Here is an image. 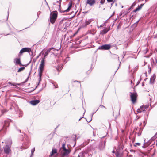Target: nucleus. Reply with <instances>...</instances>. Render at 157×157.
Masks as SVG:
<instances>
[{"label":"nucleus","mask_w":157,"mask_h":157,"mask_svg":"<svg viewBox=\"0 0 157 157\" xmlns=\"http://www.w3.org/2000/svg\"><path fill=\"white\" fill-rule=\"evenodd\" d=\"M44 57L43 58L41 59V63L39 67V82L41 80V78L42 75V74L43 72L44 67V66L45 60Z\"/></svg>","instance_id":"nucleus-1"},{"label":"nucleus","mask_w":157,"mask_h":157,"mask_svg":"<svg viewBox=\"0 0 157 157\" xmlns=\"http://www.w3.org/2000/svg\"><path fill=\"white\" fill-rule=\"evenodd\" d=\"M57 17V11L53 12L51 13L50 16V21L53 24L54 23Z\"/></svg>","instance_id":"nucleus-2"},{"label":"nucleus","mask_w":157,"mask_h":157,"mask_svg":"<svg viewBox=\"0 0 157 157\" xmlns=\"http://www.w3.org/2000/svg\"><path fill=\"white\" fill-rule=\"evenodd\" d=\"M65 144L63 143V144L62 147L60 149V151L63 152H62L61 154L62 156H65L67 155L70 153V151L68 149H66L65 147Z\"/></svg>","instance_id":"nucleus-3"},{"label":"nucleus","mask_w":157,"mask_h":157,"mask_svg":"<svg viewBox=\"0 0 157 157\" xmlns=\"http://www.w3.org/2000/svg\"><path fill=\"white\" fill-rule=\"evenodd\" d=\"M130 98L132 102L134 104L136 101L137 94L136 92H130Z\"/></svg>","instance_id":"nucleus-4"},{"label":"nucleus","mask_w":157,"mask_h":157,"mask_svg":"<svg viewBox=\"0 0 157 157\" xmlns=\"http://www.w3.org/2000/svg\"><path fill=\"white\" fill-rule=\"evenodd\" d=\"M58 154L57 150L56 148H53L49 157H57Z\"/></svg>","instance_id":"nucleus-5"},{"label":"nucleus","mask_w":157,"mask_h":157,"mask_svg":"<svg viewBox=\"0 0 157 157\" xmlns=\"http://www.w3.org/2000/svg\"><path fill=\"white\" fill-rule=\"evenodd\" d=\"M148 105H143L141 106L140 109H138L137 111V112L138 113H141L142 112L145 111L148 108Z\"/></svg>","instance_id":"nucleus-6"},{"label":"nucleus","mask_w":157,"mask_h":157,"mask_svg":"<svg viewBox=\"0 0 157 157\" xmlns=\"http://www.w3.org/2000/svg\"><path fill=\"white\" fill-rule=\"evenodd\" d=\"M3 150L4 153L6 155L9 154L11 152L10 147L8 145H6L4 147Z\"/></svg>","instance_id":"nucleus-7"},{"label":"nucleus","mask_w":157,"mask_h":157,"mask_svg":"<svg viewBox=\"0 0 157 157\" xmlns=\"http://www.w3.org/2000/svg\"><path fill=\"white\" fill-rule=\"evenodd\" d=\"M111 48L110 44L103 45L99 48V49L101 50H108Z\"/></svg>","instance_id":"nucleus-8"},{"label":"nucleus","mask_w":157,"mask_h":157,"mask_svg":"<svg viewBox=\"0 0 157 157\" xmlns=\"http://www.w3.org/2000/svg\"><path fill=\"white\" fill-rule=\"evenodd\" d=\"M31 51V49L29 48H23L22 49H21L20 52V54H22L23 53V52H29L30 51Z\"/></svg>","instance_id":"nucleus-9"},{"label":"nucleus","mask_w":157,"mask_h":157,"mask_svg":"<svg viewBox=\"0 0 157 157\" xmlns=\"http://www.w3.org/2000/svg\"><path fill=\"white\" fill-rule=\"evenodd\" d=\"M95 0H87L86 3L90 6H92L95 4Z\"/></svg>","instance_id":"nucleus-10"},{"label":"nucleus","mask_w":157,"mask_h":157,"mask_svg":"<svg viewBox=\"0 0 157 157\" xmlns=\"http://www.w3.org/2000/svg\"><path fill=\"white\" fill-rule=\"evenodd\" d=\"M156 78V75L155 74H153L151 77L150 78V83L153 84Z\"/></svg>","instance_id":"nucleus-11"},{"label":"nucleus","mask_w":157,"mask_h":157,"mask_svg":"<svg viewBox=\"0 0 157 157\" xmlns=\"http://www.w3.org/2000/svg\"><path fill=\"white\" fill-rule=\"evenodd\" d=\"M123 147H124L121 144L119 145L116 150V151L123 152Z\"/></svg>","instance_id":"nucleus-12"},{"label":"nucleus","mask_w":157,"mask_h":157,"mask_svg":"<svg viewBox=\"0 0 157 157\" xmlns=\"http://www.w3.org/2000/svg\"><path fill=\"white\" fill-rule=\"evenodd\" d=\"M29 147V145L27 142H25L22 146L21 147V149L22 150L23 149H25L28 148Z\"/></svg>","instance_id":"nucleus-13"},{"label":"nucleus","mask_w":157,"mask_h":157,"mask_svg":"<svg viewBox=\"0 0 157 157\" xmlns=\"http://www.w3.org/2000/svg\"><path fill=\"white\" fill-rule=\"evenodd\" d=\"M109 30V29H108L107 28L105 27L103 30L101 31V33L103 35L105 34Z\"/></svg>","instance_id":"nucleus-14"},{"label":"nucleus","mask_w":157,"mask_h":157,"mask_svg":"<svg viewBox=\"0 0 157 157\" xmlns=\"http://www.w3.org/2000/svg\"><path fill=\"white\" fill-rule=\"evenodd\" d=\"M40 102L39 100H33L30 101V103L33 105H36Z\"/></svg>","instance_id":"nucleus-15"},{"label":"nucleus","mask_w":157,"mask_h":157,"mask_svg":"<svg viewBox=\"0 0 157 157\" xmlns=\"http://www.w3.org/2000/svg\"><path fill=\"white\" fill-rule=\"evenodd\" d=\"M93 21L92 19H86L85 21V26L89 25Z\"/></svg>","instance_id":"nucleus-16"},{"label":"nucleus","mask_w":157,"mask_h":157,"mask_svg":"<svg viewBox=\"0 0 157 157\" xmlns=\"http://www.w3.org/2000/svg\"><path fill=\"white\" fill-rule=\"evenodd\" d=\"M14 62H15V63L17 65H21V63L20 61V58H15L14 59Z\"/></svg>","instance_id":"nucleus-17"},{"label":"nucleus","mask_w":157,"mask_h":157,"mask_svg":"<svg viewBox=\"0 0 157 157\" xmlns=\"http://www.w3.org/2000/svg\"><path fill=\"white\" fill-rule=\"evenodd\" d=\"M72 6V4L71 2L69 3L68 4V8L65 10V12H68L69 11L71 8Z\"/></svg>","instance_id":"nucleus-18"},{"label":"nucleus","mask_w":157,"mask_h":157,"mask_svg":"<svg viewBox=\"0 0 157 157\" xmlns=\"http://www.w3.org/2000/svg\"><path fill=\"white\" fill-rule=\"evenodd\" d=\"M143 4H141L140 6H138V7H137L134 10V12H136V11H137L139 10L142 7Z\"/></svg>","instance_id":"nucleus-19"},{"label":"nucleus","mask_w":157,"mask_h":157,"mask_svg":"<svg viewBox=\"0 0 157 157\" xmlns=\"http://www.w3.org/2000/svg\"><path fill=\"white\" fill-rule=\"evenodd\" d=\"M51 50V48H50L49 49H48L45 53L44 57V59L45 58V57L48 54V53L50 52Z\"/></svg>","instance_id":"nucleus-20"},{"label":"nucleus","mask_w":157,"mask_h":157,"mask_svg":"<svg viewBox=\"0 0 157 157\" xmlns=\"http://www.w3.org/2000/svg\"><path fill=\"white\" fill-rule=\"evenodd\" d=\"M149 145V144H148L147 143H144L143 145L142 146V147L145 148L147 147L148 146V145Z\"/></svg>","instance_id":"nucleus-21"},{"label":"nucleus","mask_w":157,"mask_h":157,"mask_svg":"<svg viewBox=\"0 0 157 157\" xmlns=\"http://www.w3.org/2000/svg\"><path fill=\"white\" fill-rule=\"evenodd\" d=\"M25 69V67H21L18 70L17 72H20L21 71H22L23 70H24Z\"/></svg>","instance_id":"nucleus-22"},{"label":"nucleus","mask_w":157,"mask_h":157,"mask_svg":"<svg viewBox=\"0 0 157 157\" xmlns=\"http://www.w3.org/2000/svg\"><path fill=\"white\" fill-rule=\"evenodd\" d=\"M108 3L113 2V4L114 2V0H107Z\"/></svg>","instance_id":"nucleus-23"},{"label":"nucleus","mask_w":157,"mask_h":157,"mask_svg":"<svg viewBox=\"0 0 157 157\" xmlns=\"http://www.w3.org/2000/svg\"><path fill=\"white\" fill-rule=\"evenodd\" d=\"M35 150V148H33L31 150V155H32L33 152H34Z\"/></svg>","instance_id":"nucleus-24"},{"label":"nucleus","mask_w":157,"mask_h":157,"mask_svg":"<svg viewBox=\"0 0 157 157\" xmlns=\"http://www.w3.org/2000/svg\"><path fill=\"white\" fill-rule=\"evenodd\" d=\"M105 2V0H101L100 3L101 4H103Z\"/></svg>","instance_id":"nucleus-25"},{"label":"nucleus","mask_w":157,"mask_h":157,"mask_svg":"<svg viewBox=\"0 0 157 157\" xmlns=\"http://www.w3.org/2000/svg\"><path fill=\"white\" fill-rule=\"evenodd\" d=\"M8 83L10 84H11V85H13V86H16V85H15L16 84H12L11 83V82H8Z\"/></svg>","instance_id":"nucleus-26"},{"label":"nucleus","mask_w":157,"mask_h":157,"mask_svg":"<svg viewBox=\"0 0 157 157\" xmlns=\"http://www.w3.org/2000/svg\"><path fill=\"white\" fill-rule=\"evenodd\" d=\"M136 4V2H134V3H133L132 4V6H134Z\"/></svg>","instance_id":"nucleus-27"},{"label":"nucleus","mask_w":157,"mask_h":157,"mask_svg":"<svg viewBox=\"0 0 157 157\" xmlns=\"http://www.w3.org/2000/svg\"><path fill=\"white\" fill-rule=\"evenodd\" d=\"M136 144L138 146H140V143H136Z\"/></svg>","instance_id":"nucleus-28"},{"label":"nucleus","mask_w":157,"mask_h":157,"mask_svg":"<svg viewBox=\"0 0 157 157\" xmlns=\"http://www.w3.org/2000/svg\"><path fill=\"white\" fill-rule=\"evenodd\" d=\"M61 1H62V0H59V2L58 1H57V2H59V5H60V4H61Z\"/></svg>","instance_id":"nucleus-29"},{"label":"nucleus","mask_w":157,"mask_h":157,"mask_svg":"<svg viewBox=\"0 0 157 157\" xmlns=\"http://www.w3.org/2000/svg\"><path fill=\"white\" fill-rule=\"evenodd\" d=\"M100 106L101 108H105V107L103 105H101Z\"/></svg>","instance_id":"nucleus-30"},{"label":"nucleus","mask_w":157,"mask_h":157,"mask_svg":"<svg viewBox=\"0 0 157 157\" xmlns=\"http://www.w3.org/2000/svg\"><path fill=\"white\" fill-rule=\"evenodd\" d=\"M130 82H131V85H132V86H133V85H132V83H133V81L132 80H131V81H130Z\"/></svg>","instance_id":"nucleus-31"},{"label":"nucleus","mask_w":157,"mask_h":157,"mask_svg":"<svg viewBox=\"0 0 157 157\" xmlns=\"http://www.w3.org/2000/svg\"><path fill=\"white\" fill-rule=\"evenodd\" d=\"M144 82H143V83H142V86H144Z\"/></svg>","instance_id":"nucleus-32"},{"label":"nucleus","mask_w":157,"mask_h":157,"mask_svg":"<svg viewBox=\"0 0 157 157\" xmlns=\"http://www.w3.org/2000/svg\"><path fill=\"white\" fill-rule=\"evenodd\" d=\"M139 82L138 83V82L137 83L136 85V86L139 83Z\"/></svg>","instance_id":"nucleus-33"},{"label":"nucleus","mask_w":157,"mask_h":157,"mask_svg":"<svg viewBox=\"0 0 157 157\" xmlns=\"http://www.w3.org/2000/svg\"><path fill=\"white\" fill-rule=\"evenodd\" d=\"M112 153H115V151H112Z\"/></svg>","instance_id":"nucleus-34"},{"label":"nucleus","mask_w":157,"mask_h":157,"mask_svg":"<svg viewBox=\"0 0 157 157\" xmlns=\"http://www.w3.org/2000/svg\"><path fill=\"white\" fill-rule=\"evenodd\" d=\"M55 88H57V86H55Z\"/></svg>","instance_id":"nucleus-35"},{"label":"nucleus","mask_w":157,"mask_h":157,"mask_svg":"<svg viewBox=\"0 0 157 157\" xmlns=\"http://www.w3.org/2000/svg\"><path fill=\"white\" fill-rule=\"evenodd\" d=\"M19 131H20V133H21V130H19Z\"/></svg>","instance_id":"nucleus-36"},{"label":"nucleus","mask_w":157,"mask_h":157,"mask_svg":"<svg viewBox=\"0 0 157 157\" xmlns=\"http://www.w3.org/2000/svg\"><path fill=\"white\" fill-rule=\"evenodd\" d=\"M102 27V25H101L100 26V27Z\"/></svg>","instance_id":"nucleus-37"},{"label":"nucleus","mask_w":157,"mask_h":157,"mask_svg":"<svg viewBox=\"0 0 157 157\" xmlns=\"http://www.w3.org/2000/svg\"><path fill=\"white\" fill-rule=\"evenodd\" d=\"M8 15H9V13H8Z\"/></svg>","instance_id":"nucleus-38"},{"label":"nucleus","mask_w":157,"mask_h":157,"mask_svg":"<svg viewBox=\"0 0 157 157\" xmlns=\"http://www.w3.org/2000/svg\"><path fill=\"white\" fill-rule=\"evenodd\" d=\"M81 118L80 119H79V121H80V120H81Z\"/></svg>","instance_id":"nucleus-39"},{"label":"nucleus","mask_w":157,"mask_h":157,"mask_svg":"<svg viewBox=\"0 0 157 157\" xmlns=\"http://www.w3.org/2000/svg\"><path fill=\"white\" fill-rule=\"evenodd\" d=\"M6 123V121H5V123Z\"/></svg>","instance_id":"nucleus-40"},{"label":"nucleus","mask_w":157,"mask_h":157,"mask_svg":"<svg viewBox=\"0 0 157 157\" xmlns=\"http://www.w3.org/2000/svg\"><path fill=\"white\" fill-rule=\"evenodd\" d=\"M141 157H142V156H141Z\"/></svg>","instance_id":"nucleus-41"}]
</instances>
